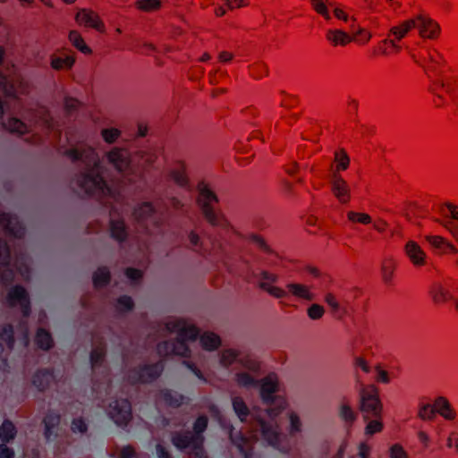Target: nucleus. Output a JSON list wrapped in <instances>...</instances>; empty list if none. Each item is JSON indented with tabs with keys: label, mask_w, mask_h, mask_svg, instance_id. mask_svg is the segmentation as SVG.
<instances>
[{
	"label": "nucleus",
	"mask_w": 458,
	"mask_h": 458,
	"mask_svg": "<svg viewBox=\"0 0 458 458\" xmlns=\"http://www.w3.org/2000/svg\"><path fill=\"white\" fill-rule=\"evenodd\" d=\"M207 221L212 225L218 226L222 225L223 216L217 215L212 208H205L201 210Z\"/></svg>",
	"instance_id": "49530a36"
},
{
	"label": "nucleus",
	"mask_w": 458,
	"mask_h": 458,
	"mask_svg": "<svg viewBox=\"0 0 458 458\" xmlns=\"http://www.w3.org/2000/svg\"><path fill=\"white\" fill-rule=\"evenodd\" d=\"M435 411L445 420H452L455 418V412L445 397L439 396L435 400Z\"/></svg>",
	"instance_id": "393cba45"
},
{
	"label": "nucleus",
	"mask_w": 458,
	"mask_h": 458,
	"mask_svg": "<svg viewBox=\"0 0 458 458\" xmlns=\"http://www.w3.org/2000/svg\"><path fill=\"white\" fill-rule=\"evenodd\" d=\"M110 271L106 267H98L93 274V284L97 289L103 288L110 282Z\"/></svg>",
	"instance_id": "c756f323"
},
{
	"label": "nucleus",
	"mask_w": 458,
	"mask_h": 458,
	"mask_svg": "<svg viewBox=\"0 0 458 458\" xmlns=\"http://www.w3.org/2000/svg\"><path fill=\"white\" fill-rule=\"evenodd\" d=\"M198 189L199 192L198 203L201 210H203L205 208H212V204L217 202V198L216 194L210 190V188L206 183H199Z\"/></svg>",
	"instance_id": "aec40b11"
},
{
	"label": "nucleus",
	"mask_w": 458,
	"mask_h": 458,
	"mask_svg": "<svg viewBox=\"0 0 458 458\" xmlns=\"http://www.w3.org/2000/svg\"><path fill=\"white\" fill-rule=\"evenodd\" d=\"M359 394L360 410L363 413V416H382L383 404L379 398L378 390L375 386H362L360 389Z\"/></svg>",
	"instance_id": "39448f33"
},
{
	"label": "nucleus",
	"mask_w": 458,
	"mask_h": 458,
	"mask_svg": "<svg viewBox=\"0 0 458 458\" xmlns=\"http://www.w3.org/2000/svg\"><path fill=\"white\" fill-rule=\"evenodd\" d=\"M16 429L10 420H4L0 427V438L3 442H9L14 438Z\"/></svg>",
	"instance_id": "58836bf2"
},
{
	"label": "nucleus",
	"mask_w": 458,
	"mask_h": 458,
	"mask_svg": "<svg viewBox=\"0 0 458 458\" xmlns=\"http://www.w3.org/2000/svg\"><path fill=\"white\" fill-rule=\"evenodd\" d=\"M347 217L352 222H357L362 225H368L371 222V217L366 213L350 211L347 213Z\"/></svg>",
	"instance_id": "5fc2aeb1"
},
{
	"label": "nucleus",
	"mask_w": 458,
	"mask_h": 458,
	"mask_svg": "<svg viewBox=\"0 0 458 458\" xmlns=\"http://www.w3.org/2000/svg\"><path fill=\"white\" fill-rule=\"evenodd\" d=\"M35 342L39 348L46 351L51 349L54 345L50 333L43 328L37 331Z\"/></svg>",
	"instance_id": "72a5a7b5"
},
{
	"label": "nucleus",
	"mask_w": 458,
	"mask_h": 458,
	"mask_svg": "<svg viewBox=\"0 0 458 458\" xmlns=\"http://www.w3.org/2000/svg\"><path fill=\"white\" fill-rule=\"evenodd\" d=\"M389 458H409L407 452L400 444H394L389 448Z\"/></svg>",
	"instance_id": "4d7b16f0"
},
{
	"label": "nucleus",
	"mask_w": 458,
	"mask_h": 458,
	"mask_svg": "<svg viewBox=\"0 0 458 458\" xmlns=\"http://www.w3.org/2000/svg\"><path fill=\"white\" fill-rule=\"evenodd\" d=\"M186 338L179 337L173 340V351L174 355L188 358L191 356V349L187 342H192Z\"/></svg>",
	"instance_id": "473e14b6"
},
{
	"label": "nucleus",
	"mask_w": 458,
	"mask_h": 458,
	"mask_svg": "<svg viewBox=\"0 0 458 458\" xmlns=\"http://www.w3.org/2000/svg\"><path fill=\"white\" fill-rule=\"evenodd\" d=\"M133 307L134 302L129 296H122L117 300L116 310L120 312L131 311Z\"/></svg>",
	"instance_id": "603ef678"
},
{
	"label": "nucleus",
	"mask_w": 458,
	"mask_h": 458,
	"mask_svg": "<svg viewBox=\"0 0 458 458\" xmlns=\"http://www.w3.org/2000/svg\"><path fill=\"white\" fill-rule=\"evenodd\" d=\"M446 446L450 449H454L458 454V432L452 431L449 433L446 439Z\"/></svg>",
	"instance_id": "774afa93"
},
{
	"label": "nucleus",
	"mask_w": 458,
	"mask_h": 458,
	"mask_svg": "<svg viewBox=\"0 0 458 458\" xmlns=\"http://www.w3.org/2000/svg\"><path fill=\"white\" fill-rule=\"evenodd\" d=\"M244 369L237 372L234 377V385L244 390H251L259 387V397L267 417L271 420L279 421L278 417L287 407L284 398L276 395L280 391V380L276 374L269 373L260 377L262 362L259 359H246L243 360Z\"/></svg>",
	"instance_id": "f03ea898"
},
{
	"label": "nucleus",
	"mask_w": 458,
	"mask_h": 458,
	"mask_svg": "<svg viewBox=\"0 0 458 458\" xmlns=\"http://www.w3.org/2000/svg\"><path fill=\"white\" fill-rule=\"evenodd\" d=\"M208 426V418L205 416H200L197 419L194 423V432L183 431V432H174V434H189L191 437H203L201 433L207 428Z\"/></svg>",
	"instance_id": "ea45409f"
},
{
	"label": "nucleus",
	"mask_w": 458,
	"mask_h": 458,
	"mask_svg": "<svg viewBox=\"0 0 458 458\" xmlns=\"http://www.w3.org/2000/svg\"><path fill=\"white\" fill-rule=\"evenodd\" d=\"M71 429L74 433L79 432L83 434L87 431L88 426L81 418H76L72 422Z\"/></svg>",
	"instance_id": "e2e57ef3"
},
{
	"label": "nucleus",
	"mask_w": 458,
	"mask_h": 458,
	"mask_svg": "<svg viewBox=\"0 0 458 458\" xmlns=\"http://www.w3.org/2000/svg\"><path fill=\"white\" fill-rule=\"evenodd\" d=\"M69 41L76 47L79 51L83 54L89 55L91 53V49L87 46L81 33L77 30H71L68 35Z\"/></svg>",
	"instance_id": "2f4dec72"
},
{
	"label": "nucleus",
	"mask_w": 458,
	"mask_h": 458,
	"mask_svg": "<svg viewBox=\"0 0 458 458\" xmlns=\"http://www.w3.org/2000/svg\"><path fill=\"white\" fill-rule=\"evenodd\" d=\"M335 161L337 170H346L350 164V157L344 149H339L335 153Z\"/></svg>",
	"instance_id": "a18cd8bd"
},
{
	"label": "nucleus",
	"mask_w": 458,
	"mask_h": 458,
	"mask_svg": "<svg viewBox=\"0 0 458 458\" xmlns=\"http://www.w3.org/2000/svg\"><path fill=\"white\" fill-rule=\"evenodd\" d=\"M2 125L10 132L19 135L25 134L30 131L29 126L26 123L15 117L9 118L7 122H4Z\"/></svg>",
	"instance_id": "c85d7f7f"
},
{
	"label": "nucleus",
	"mask_w": 458,
	"mask_h": 458,
	"mask_svg": "<svg viewBox=\"0 0 458 458\" xmlns=\"http://www.w3.org/2000/svg\"><path fill=\"white\" fill-rule=\"evenodd\" d=\"M62 153L72 162H80L83 169L76 175L75 184L86 195L106 196L111 193L103 173L107 165L120 174L131 166V154L125 148L113 147L105 151L102 158L98 151L85 143H77Z\"/></svg>",
	"instance_id": "f257e3e1"
},
{
	"label": "nucleus",
	"mask_w": 458,
	"mask_h": 458,
	"mask_svg": "<svg viewBox=\"0 0 458 458\" xmlns=\"http://www.w3.org/2000/svg\"><path fill=\"white\" fill-rule=\"evenodd\" d=\"M7 302L12 307H19L24 316L30 314V300L26 290L21 286L11 288L7 294Z\"/></svg>",
	"instance_id": "9b49d317"
},
{
	"label": "nucleus",
	"mask_w": 458,
	"mask_h": 458,
	"mask_svg": "<svg viewBox=\"0 0 458 458\" xmlns=\"http://www.w3.org/2000/svg\"><path fill=\"white\" fill-rule=\"evenodd\" d=\"M108 414L119 426H125L131 419V404L126 399L114 400L109 404Z\"/></svg>",
	"instance_id": "9d476101"
},
{
	"label": "nucleus",
	"mask_w": 458,
	"mask_h": 458,
	"mask_svg": "<svg viewBox=\"0 0 458 458\" xmlns=\"http://www.w3.org/2000/svg\"><path fill=\"white\" fill-rule=\"evenodd\" d=\"M289 426L288 432L290 436L294 437L302 432V421L299 414L295 411L288 413Z\"/></svg>",
	"instance_id": "f704fd0d"
},
{
	"label": "nucleus",
	"mask_w": 458,
	"mask_h": 458,
	"mask_svg": "<svg viewBox=\"0 0 458 458\" xmlns=\"http://www.w3.org/2000/svg\"><path fill=\"white\" fill-rule=\"evenodd\" d=\"M160 330L168 335H176V338L182 337L196 340L199 331L195 323L188 318L169 316L159 323Z\"/></svg>",
	"instance_id": "20e7f679"
},
{
	"label": "nucleus",
	"mask_w": 458,
	"mask_h": 458,
	"mask_svg": "<svg viewBox=\"0 0 458 458\" xmlns=\"http://www.w3.org/2000/svg\"><path fill=\"white\" fill-rule=\"evenodd\" d=\"M75 21L81 26L92 28L99 32H103L105 30L104 22L99 15L91 9L79 10L75 15Z\"/></svg>",
	"instance_id": "f8f14e48"
},
{
	"label": "nucleus",
	"mask_w": 458,
	"mask_h": 458,
	"mask_svg": "<svg viewBox=\"0 0 458 458\" xmlns=\"http://www.w3.org/2000/svg\"><path fill=\"white\" fill-rule=\"evenodd\" d=\"M0 342L2 344H4L7 349H11L13 347L14 339H13V330L12 326L5 325L1 328Z\"/></svg>",
	"instance_id": "79ce46f5"
},
{
	"label": "nucleus",
	"mask_w": 458,
	"mask_h": 458,
	"mask_svg": "<svg viewBox=\"0 0 458 458\" xmlns=\"http://www.w3.org/2000/svg\"><path fill=\"white\" fill-rule=\"evenodd\" d=\"M100 135L106 143L113 144L120 138L121 131L114 127L104 128L101 130Z\"/></svg>",
	"instance_id": "a19ab883"
},
{
	"label": "nucleus",
	"mask_w": 458,
	"mask_h": 458,
	"mask_svg": "<svg viewBox=\"0 0 458 458\" xmlns=\"http://www.w3.org/2000/svg\"><path fill=\"white\" fill-rule=\"evenodd\" d=\"M404 251L410 261L415 267H422L426 264L427 255L416 242H407L404 246Z\"/></svg>",
	"instance_id": "2eb2a0df"
},
{
	"label": "nucleus",
	"mask_w": 458,
	"mask_h": 458,
	"mask_svg": "<svg viewBox=\"0 0 458 458\" xmlns=\"http://www.w3.org/2000/svg\"><path fill=\"white\" fill-rule=\"evenodd\" d=\"M353 367L355 369H361L365 373L370 372V365L369 361L362 356H355L353 358Z\"/></svg>",
	"instance_id": "052dcab7"
},
{
	"label": "nucleus",
	"mask_w": 458,
	"mask_h": 458,
	"mask_svg": "<svg viewBox=\"0 0 458 458\" xmlns=\"http://www.w3.org/2000/svg\"><path fill=\"white\" fill-rule=\"evenodd\" d=\"M325 312L324 307L318 303L311 304L307 310L308 317L312 320L320 319L325 315Z\"/></svg>",
	"instance_id": "8fccbe9b"
},
{
	"label": "nucleus",
	"mask_w": 458,
	"mask_h": 458,
	"mask_svg": "<svg viewBox=\"0 0 458 458\" xmlns=\"http://www.w3.org/2000/svg\"><path fill=\"white\" fill-rule=\"evenodd\" d=\"M431 294L434 301L437 303L446 301L451 297L449 292L441 285L436 286Z\"/></svg>",
	"instance_id": "09e8293b"
},
{
	"label": "nucleus",
	"mask_w": 458,
	"mask_h": 458,
	"mask_svg": "<svg viewBox=\"0 0 458 458\" xmlns=\"http://www.w3.org/2000/svg\"><path fill=\"white\" fill-rule=\"evenodd\" d=\"M54 377L48 369H39L36 371L30 379V384L38 391L47 390L52 384Z\"/></svg>",
	"instance_id": "a211bd4d"
},
{
	"label": "nucleus",
	"mask_w": 458,
	"mask_h": 458,
	"mask_svg": "<svg viewBox=\"0 0 458 458\" xmlns=\"http://www.w3.org/2000/svg\"><path fill=\"white\" fill-rule=\"evenodd\" d=\"M427 242L437 249L445 246L446 240L439 235H428L426 236Z\"/></svg>",
	"instance_id": "0e129e2a"
},
{
	"label": "nucleus",
	"mask_w": 458,
	"mask_h": 458,
	"mask_svg": "<svg viewBox=\"0 0 458 458\" xmlns=\"http://www.w3.org/2000/svg\"><path fill=\"white\" fill-rule=\"evenodd\" d=\"M30 264L31 259L24 253L18 254L14 260V265L24 279H29L30 276Z\"/></svg>",
	"instance_id": "a878e982"
},
{
	"label": "nucleus",
	"mask_w": 458,
	"mask_h": 458,
	"mask_svg": "<svg viewBox=\"0 0 458 458\" xmlns=\"http://www.w3.org/2000/svg\"><path fill=\"white\" fill-rule=\"evenodd\" d=\"M327 38L335 46H345L352 41V37L342 30H330Z\"/></svg>",
	"instance_id": "cd10ccee"
},
{
	"label": "nucleus",
	"mask_w": 458,
	"mask_h": 458,
	"mask_svg": "<svg viewBox=\"0 0 458 458\" xmlns=\"http://www.w3.org/2000/svg\"><path fill=\"white\" fill-rule=\"evenodd\" d=\"M50 60L51 67L55 70L70 69L75 62L74 58L72 56H66L63 58L56 55H52Z\"/></svg>",
	"instance_id": "e433bc0d"
},
{
	"label": "nucleus",
	"mask_w": 458,
	"mask_h": 458,
	"mask_svg": "<svg viewBox=\"0 0 458 458\" xmlns=\"http://www.w3.org/2000/svg\"><path fill=\"white\" fill-rule=\"evenodd\" d=\"M218 363L222 368L229 369L237 363L238 367L233 370L232 380L234 383V377L237 372L244 369L243 360L246 359H256L252 355H242L241 352L234 348H225L221 350L218 354Z\"/></svg>",
	"instance_id": "1a4fd4ad"
},
{
	"label": "nucleus",
	"mask_w": 458,
	"mask_h": 458,
	"mask_svg": "<svg viewBox=\"0 0 458 458\" xmlns=\"http://www.w3.org/2000/svg\"><path fill=\"white\" fill-rule=\"evenodd\" d=\"M199 344L203 350L213 352L221 345V339L213 332H205L199 335Z\"/></svg>",
	"instance_id": "5701e85b"
},
{
	"label": "nucleus",
	"mask_w": 458,
	"mask_h": 458,
	"mask_svg": "<svg viewBox=\"0 0 458 458\" xmlns=\"http://www.w3.org/2000/svg\"><path fill=\"white\" fill-rule=\"evenodd\" d=\"M371 447L367 443H360L357 453L351 455L350 458H370ZM332 458H344V452L339 450Z\"/></svg>",
	"instance_id": "4c0bfd02"
},
{
	"label": "nucleus",
	"mask_w": 458,
	"mask_h": 458,
	"mask_svg": "<svg viewBox=\"0 0 458 458\" xmlns=\"http://www.w3.org/2000/svg\"><path fill=\"white\" fill-rule=\"evenodd\" d=\"M158 398L160 402L172 407H179L187 400L183 395L171 390H162Z\"/></svg>",
	"instance_id": "b1692460"
},
{
	"label": "nucleus",
	"mask_w": 458,
	"mask_h": 458,
	"mask_svg": "<svg viewBox=\"0 0 458 458\" xmlns=\"http://www.w3.org/2000/svg\"><path fill=\"white\" fill-rule=\"evenodd\" d=\"M163 369L161 362L130 367L125 371V378L131 384L151 382L160 376Z\"/></svg>",
	"instance_id": "423d86ee"
},
{
	"label": "nucleus",
	"mask_w": 458,
	"mask_h": 458,
	"mask_svg": "<svg viewBox=\"0 0 458 458\" xmlns=\"http://www.w3.org/2000/svg\"><path fill=\"white\" fill-rule=\"evenodd\" d=\"M232 439L233 442L236 443L240 451L242 452L247 456V453L251 447V440L247 439L243 437H241L238 441L235 440L233 437H232Z\"/></svg>",
	"instance_id": "338daca9"
},
{
	"label": "nucleus",
	"mask_w": 458,
	"mask_h": 458,
	"mask_svg": "<svg viewBox=\"0 0 458 458\" xmlns=\"http://www.w3.org/2000/svg\"><path fill=\"white\" fill-rule=\"evenodd\" d=\"M261 289L269 293L271 296L276 298V299H282L286 296V292L277 286H275L270 284H262Z\"/></svg>",
	"instance_id": "3c124183"
},
{
	"label": "nucleus",
	"mask_w": 458,
	"mask_h": 458,
	"mask_svg": "<svg viewBox=\"0 0 458 458\" xmlns=\"http://www.w3.org/2000/svg\"><path fill=\"white\" fill-rule=\"evenodd\" d=\"M332 191L340 202L346 203L349 201L350 189L343 178L335 177L332 182Z\"/></svg>",
	"instance_id": "4be33fe9"
},
{
	"label": "nucleus",
	"mask_w": 458,
	"mask_h": 458,
	"mask_svg": "<svg viewBox=\"0 0 458 458\" xmlns=\"http://www.w3.org/2000/svg\"><path fill=\"white\" fill-rule=\"evenodd\" d=\"M338 415L344 424L350 428L358 419V413L347 399H343L338 406Z\"/></svg>",
	"instance_id": "f3484780"
},
{
	"label": "nucleus",
	"mask_w": 458,
	"mask_h": 458,
	"mask_svg": "<svg viewBox=\"0 0 458 458\" xmlns=\"http://www.w3.org/2000/svg\"><path fill=\"white\" fill-rule=\"evenodd\" d=\"M10 264V250L7 242L0 239V266L7 267Z\"/></svg>",
	"instance_id": "864d4df0"
},
{
	"label": "nucleus",
	"mask_w": 458,
	"mask_h": 458,
	"mask_svg": "<svg viewBox=\"0 0 458 458\" xmlns=\"http://www.w3.org/2000/svg\"><path fill=\"white\" fill-rule=\"evenodd\" d=\"M171 176L175 183L180 186H185L188 179L183 169H174L171 173Z\"/></svg>",
	"instance_id": "bf43d9fd"
},
{
	"label": "nucleus",
	"mask_w": 458,
	"mask_h": 458,
	"mask_svg": "<svg viewBox=\"0 0 458 458\" xmlns=\"http://www.w3.org/2000/svg\"><path fill=\"white\" fill-rule=\"evenodd\" d=\"M311 1L313 2V5H314L315 10L318 13H320L321 15H323L327 19L330 18L327 7V5L325 4V2L327 0H311Z\"/></svg>",
	"instance_id": "69168bd1"
},
{
	"label": "nucleus",
	"mask_w": 458,
	"mask_h": 458,
	"mask_svg": "<svg viewBox=\"0 0 458 458\" xmlns=\"http://www.w3.org/2000/svg\"><path fill=\"white\" fill-rule=\"evenodd\" d=\"M231 403L240 421L247 422L248 419H250L253 428L265 443L279 450L284 448L285 435L282 430L281 423L267 418L260 405L254 404L250 407L245 399L236 393L231 394Z\"/></svg>",
	"instance_id": "7ed1b4c3"
},
{
	"label": "nucleus",
	"mask_w": 458,
	"mask_h": 458,
	"mask_svg": "<svg viewBox=\"0 0 458 458\" xmlns=\"http://www.w3.org/2000/svg\"><path fill=\"white\" fill-rule=\"evenodd\" d=\"M286 289L291 295L302 301H311L316 297L315 293L311 291V286L304 284L289 283L286 284Z\"/></svg>",
	"instance_id": "dca6fc26"
},
{
	"label": "nucleus",
	"mask_w": 458,
	"mask_h": 458,
	"mask_svg": "<svg viewBox=\"0 0 458 458\" xmlns=\"http://www.w3.org/2000/svg\"><path fill=\"white\" fill-rule=\"evenodd\" d=\"M0 225L13 237L21 238L25 234V228L18 217L10 213L0 212Z\"/></svg>",
	"instance_id": "ddd939ff"
},
{
	"label": "nucleus",
	"mask_w": 458,
	"mask_h": 458,
	"mask_svg": "<svg viewBox=\"0 0 458 458\" xmlns=\"http://www.w3.org/2000/svg\"><path fill=\"white\" fill-rule=\"evenodd\" d=\"M415 26V19L406 20L403 21L401 24L392 27L390 30V33L393 34L396 39L400 40L403 38H404L405 35Z\"/></svg>",
	"instance_id": "7c9ffc66"
},
{
	"label": "nucleus",
	"mask_w": 458,
	"mask_h": 458,
	"mask_svg": "<svg viewBox=\"0 0 458 458\" xmlns=\"http://www.w3.org/2000/svg\"><path fill=\"white\" fill-rule=\"evenodd\" d=\"M278 280V276L276 274L269 273L267 271H262L259 274V285L261 288V284H273L274 283H276Z\"/></svg>",
	"instance_id": "680f3d73"
},
{
	"label": "nucleus",
	"mask_w": 458,
	"mask_h": 458,
	"mask_svg": "<svg viewBox=\"0 0 458 458\" xmlns=\"http://www.w3.org/2000/svg\"><path fill=\"white\" fill-rule=\"evenodd\" d=\"M173 445L180 450H188V458H208L202 444L203 437H191L189 434H172Z\"/></svg>",
	"instance_id": "0eeeda50"
},
{
	"label": "nucleus",
	"mask_w": 458,
	"mask_h": 458,
	"mask_svg": "<svg viewBox=\"0 0 458 458\" xmlns=\"http://www.w3.org/2000/svg\"><path fill=\"white\" fill-rule=\"evenodd\" d=\"M416 26L419 29V34L424 38H435L439 32V25L431 18L418 15L416 18Z\"/></svg>",
	"instance_id": "4468645a"
},
{
	"label": "nucleus",
	"mask_w": 458,
	"mask_h": 458,
	"mask_svg": "<svg viewBox=\"0 0 458 458\" xmlns=\"http://www.w3.org/2000/svg\"><path fill=\"white\" fill-rule=\"evenodd\" d=\"M435 404L425 403L420 405L418 416L423 420H432L435 418Z\"/></svg>",
	"instance_id": "de8ad7c7"
},
{
	"label": "nucleus",
	"mask_w": 458,
	"mask_h": 458,
	"mask_svg": "<svg viewBox=\"0 0 458 458\" xmlns=\"http://www.w3.org/2000/svg\"><path fill=\"white\" fill-rule=\"evenodd\" d=\"M4 56V49L0 47V64H2ZM0 89L4 93L12 98H20L29 92V83L20 77L8 78L0 72Z\"/></svg>",
	"instance_id": "6e6552de"
},
{
	"label": "nucleus",
	"mask_w": 458,
	"mask_h": 458,
	"mask_svg": "<svg viewBox=\"0 0 458 458\" xmlns=\"http://www.w3.org/2000/svg\"><path fill=\"white\" fill-rule=\"evenodd\" d=\"M106 356V345L100 339H95L90 352V363L93 369L99 367L104 362Z\"/></svg>",
	"instance_id": "412c9836"
},
{
	"label": "nucleus",
	"mask_w": 458,
	"mask_h": 458,
	"mask_svg": "<svg viewBox=\"0 0 458 458\" xmlns=\"http://www.w3.org/2000/svg\"><path fill=\"white\" fill-rule=\"evenodd\" d=\"M153 213V208L150 203H142L139 205L133 212V216L137 220H144Z\"/></svg>",
	"instance_id": "c03bdc74"
},
{
	"label": "nucleus",
	"mask_w": 458,
	"mask_h": 458,
	"mask_svg": "<svg viewBox=\"0 0 458 458\" xmlns=\"http://www.w3.org/2000/svg\"><path fill=\"white\" fill-rule=\"evenodd\" d=\"M135 5L143 12L157 11L161 6L160 0H137Z\"/></svg>",
	"instance_id": "37998d69"
},
{
	"label": "nucleus",
	"mask_w": 458,
	"mask_h": 458,
	"mask_svg": "<svg viewBox=\"0 0 458 458\" xmlns=\"http://www.w3.org/2000/svg\"><path fill=\"white\" fill-rule=\"evenodd\" d=\"M324 301L331 309L333 314H336L340 310V302L333 293H327L324 295Z\"/></svg>",
	"instance_id": "6e6d98bb"
},
{
	"label": "nucleus",
	"mask_w": 458,
	"mask_h": 458,
	"mask_svg": "<svg viewBox=\"0 0 458 458\" xmlns=\"http://www.w3.org/2000/svg\"><path fill=\"white\" fill-rule=\"evenodd\" d=\"M111 234L118 242H123L126 238L127 234L123 221L114 218L111 219Z\"/></svg>",
	"instance_id": "c9c22d12"
},
{
	"label": "nucleus",
	"mask_w": 458,
	"mask_h": 458,
	"mask_svg": "<svg viewBox=\"0 0 458 458\" xmlns=\"http://www.w3.org/2000/svg\"><path fill=\"white\" fill-rule=\"evenodd\" d=\"M157 352L161 356H168L174 354L173 340H166L157 344Z\"/></svg>",
	"instance_id": "13d9d810"
},
{
	"label": "nucleus",
	"mask_w": 458,
	"mask_h": 458,
	"mask_svg": "<svg viewBox=\"0 0 458 458\" xmlns=\"http://www.w3.org/2000/svg\"><path fill=\"white\" fill-rule=\"evenodd\" d=\"M363 420L366 421L364 434L367 437H372L375 434L382 432L384 428V424L381 417L363 416Z\"/></svg>",
	"instance_id": "bb28decb"
},
{
	"label": "nucleus",
	"mask_w": 458,
	"mask_h": 458,
	"mask_svg": "<svg viewBox=\"0 0 458 458\" xmlns=\"http://www.w3.org/2000/svg\"><path fill=\"white\" fill-rule=\"evenodd\" d=\"M61 417L57 412L49 411L43 420L44 437L47 440H50L53 435H55L56 428L60 424Z\"/></svg>",
	"instance_id": "6ab92c4d"
}]
</instances>
